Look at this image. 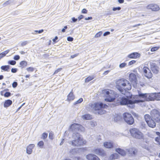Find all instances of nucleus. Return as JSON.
<instances>
[{
  "mask_svg": "<svg viewBox=\"0 0 160 160\" xmlns=\"http://www.w3.org/2000/svg\"><path fill=\"white\" fill-rule=\"evenodd\" d=\"M136 62V61L134 60H132L130 62H129L128 63V65L130 66L131 65L134 63H135Z\"/></svg>",
  "mask_w": 160,
  "mask_h": 160,
  "instance_id": "48",
  "label": "nucleus"
},
{
  "mask_svg": "<svg viewBox=\"0 0 160 160\" xmlns=\"http://www.w3.org/2000/svg\"><path fill=\"white\" fill-rule=\"evenodd\" d=\"M121 8L120 7H113L112 8L113 11H119L121 9Z\"/></svg>",
  "mask_w": 160,
  "mask_h": 160,
  "instance_id": "42",
  "label": "nucleus"
},
{
  "mask_svg": "<svg viewBox=\"0 0 160 160\" xmlns=\"http://www.w3.org/2000/svg\"><path fill=\"white\" fill-rule=\"evenodd\" d=\"M12 87L13 88H15L17 87V86L18 85V82H14L12 83Z\"/></svg>",
  "mask_w": 160,
  "mask_h": 160,
  "instance_id": "43",
  "label": "nucleus"
},
{
  "mask_svg": "<svg viewBox=\"0 0 160 160\" xmlns=\"http://www.w3.org/2000/svg\"><path fill=\"white\" fill-rule=\"evenodd\" d=\"M28 72H32L34 70V68L33 67H29L26 69Z\"/></svg>",
  "mask_w": 160,
  "mask_h": 160,
  "instance_id": "41",
  "label": "nucleus"
},
{
  "mask_svg": "<svg viewBox=\"0 0 160 160\" xmlns=\"http://www.w3.org/2000/svg\"><path fill=\"white\" fill-rule=\"evenodd\" d=\"M67 40L68 41L72 42L73 40V38L72 37L69 36L67 37Z\"/></svg>",
  "mask_w": 160,
  "mask_h": 160,
  "instance_id": "47",
  "label": "nucleus"
},
{
  "mask_svg": "<svg viewBox=\"0 0 160 160\" xmlns=\"http://www.w3.org/2000/svg\"><path fill=\"white\" fill-rule=\"evenodd\" d=\"M141 146L143 148L146 149L148 148V147L146 144L143 143H141Z\"/></svg>",
  "mask_w": 160,
  "mask_h": 160,
  "instance_id": "52",
  "label": "nucleus"
},
{
  "mask_svg": "<svg viewBox=\"0 0 160 160\" xmlns=\"http://www.w3.org/2000/svg\"><path fill=\"white\" fill-rule=\"evenodd\" d=\"M87 12H88V10L85 8L83 9L81 11L82 13H83V14L87 13Z\"/></svg>",
  "mask_w": 160,
  "mask_h": 160,
  "instance_id": "51",
  "label": "nucleus"
},
{
  "mask_svg": "<svg viewBox=\"0 0 160 160\" xmlns=\"http://www.w3.org/2000/svg\"><path fill=\"white\" fill-rule=\"evenodd\" d=\"M126 87H127L126 88L125 87V88H123L124 89L126 90H131L132 88L131 85L128 81V83H127Z\"/></svg>",
  "mask_w": 160,
  "mask_h": 160,
  "instance_id": "30",
  "label": "nucleus"
},
{
  "mask_svg": "<svg viewBox=\"0 0 160 160\" xmlns=\"http://www.w3.org/2000/svg\"><path fill=\"white\" fill-rule=\"evenodd\" d=\"M88 160H100L98 156L93 154H89L86 156Z\"/></svg>",
  "mask_w": 160,
  "mask_h": 160,
  "instance_id": "16",
  "label": "nucleus"
},
{
  "mask_svg": "<svg viewBox=\"0 0 160 160\" xmlns=\"http://www.w3.org/2000/svg\"><path fill=\"white\" fill-rule=\"evenodd\" d=\"M84 128L81 125L77 123H74L70 125L69 131L73 132L72 138L73 140L69 141V143L73 146L79 147L85 144L81 135L77 131H83Z\"/></svg>",
  "mask_w": 160,
  "mask_h": 160,
  "instance_id": "1",
  "label": "nucleus"
},
{
  "mask_svg": "<svg viewBox=\"0 0 160 160\" xmlns=\"http://www.w3.org/2000/svg\"><path fill=\"white\" fill-rule=\"evenodd\" d=\"M122 120V118L121 115L119 114H116L114 118V120L115 122H118Z\"/></svg>",
  "mask_w": 160,
  "mask_h": 160,
  "instance_id": "23",
  "label": "nucleus"
},
{
  "mask_svg": "<svg viewBox=\"0 0 160 160\" xmlns=\"http://www.w3.org/2000/svg\"><path fill=\"white\" fill-rule=\"evenodd\" d=\"M48 133L47 132H43L41 135V138L42 139L45 140L48 137Z\"/></svg>",
  "mask_w": 160,
  "mask_h": 160,
  "instance_id": "32",
  "label": "nucleus"
},
{
  "mask_svg": "<svg viewBox=\"0 0 160 160\" xmlns=\"http://www.w3.org/2000/svg\"><path fill=\"white\" fill-rule=\"evenodd\" d=\"M83 119L85 120H90L92 119V116L89 114H84L82 116Z\"/></svg>",
  "mask_w": 160,
  "mask_h": 160,
  "instance_id": "29",
  "label": "nucleus"
},
{
  "mask_svg": "<svg viewBox=\"0 0 160 160\" xmlns=\"http://www.w3.org/2000/svg\"><path fill=\"white\" fill-rule=\"evenodd\" d=\"M28 42L27 41H25L24 42H23L21 43V46L22 47L28 44Z\"/></svg>",
  "mask_w": 160,
  "mask_h": 160,
  "instance_id": "53",
  "label": "nucleus"
},
{
  "mask_svg": "<svg viewBox=\"0 0 160 160\" xmlns=\"http://www.w3.org/2000/svg\"><path fill=\"white\" fill-rule=\"evenodd\" d=\"M115 151L122 156H124L126 155V152L125 151L121 148H116Z\"/></svg>",
  "mask_w": 160,
  "mask_h": 160,
  "instance_id": "19",
  "label": "nucleus"
},
{
  "mask_svg": "<svg viewBox=\"0 0 160 160\" xmlns=\"http://www.w3.org/2000/svg\"><path fill=\"white\" fill-rule=\"evenodd\" d=\"M68 28V26H65L63 28L62 30V32H64L66 31V29Z\"/></svg>",
  "mask_w": 160,
  "mask_h": 160,
  "instance_id": "56",
  "label": "nucleus"
},
{
  "mask_svg": "<svg viewBox=\"0 0 160 160\" xmlns=\"http://www.w3.org/2000/svg\"><path fill=\"white\" fill-rule=\"evenodd\" d=\"M144 118L149 127L154 128L156 126V123L160 121V112L158 110L153 109L151 111L150 115L148 114L144 115Z\"/></svg>",
  "mask_w": 160,
  "mask_h": 160,
  "instance_id": "2",
  "label": "nucleus"
},
{
  "mask_svg": "<svg viewBox=\"0 0 160 160\" xmlns=\"http://www.w3.org/2000/svg\"><path fill=\"white\" fill-rule=\"evenodd\" d=\"M114 97L113 98L110 97L108 98H106L105 100L108 102H116L117 105H125L127 104L128 98L122 96L121 94H119L115 92H113Z\"/></svg>",
  "mask_w": 160,
  "mask_h": 160,
  "instance_id": "3",
  "label": "nucleus"
},
{
  "mask_svg": "<svg viewBox=\"0 0 160 160\" xmlns=\"http://www.w3.org/2000/svg\"><path fill=\"white\" fill-rule=\"evenodd\" d=\"M150 68L154 74H157L158 73L159 67L155 63H150Z\"/></svg>",
  "mask_w": 160,
  "mask_h": 160,
  "instance_id": "11",
  "label": "nucleus"
},
{
  "mask_svg": "<svg viewBox=\"0 0 160 160\" xmlns=\"http://www.w3.org/2000/svg\"><path fill=\"white\" fill-rule=\"evenodd\" d=\"M44 30L43 29H41L39 30H36L34 31L36 32H38V33H41L43 32Z\"/></svg>",
  "mask_w": 160,
  "mask_h": 160,
  "instance_id": "55",
  "label": "nucleus"
},
{
  "mask_svg": "<svg viewBox=\"0 0 160 160\" xmlns=\"http://www.w3.org/2000/svg\"><path fill=\"white\" fill-rule=\"evenodd\" d=\"M92 18V17H88V18H85V20H91Z\"/></svg>",
  "mask_w": 160,
  "mask_h": 160,
  "instance_id": "62",
  "label": "nucleus"
},
{
  "mask_svg": "<svg viewBox=\"0 0 160 160\" xmlns=\"http://www.w3.org/2000/svg\"><path fill=\"white\" fill-rule=\"evenodd\" d=\"M143 72L144 75L148 78H151L152 76V74L151 70L147 67L144 66L143 69Z\"/></svg>",
  "mask_w": 160,
  "mask_h": 160,
  "instance_id": "9",
  "label": "nucleus"
},
{
  "mask_svg": "<svg viewBox=\"0 0 160 160\" xmlns=\"http://www.w3.org/2000/svg\"><path fill=\"white\" fill-rule=\"evenodd\" d=\"M155 141L158 142L159 144V142H160V138L159 137H157L155 139Z\"/></svg>",
  "mask_w": 160,
  "mask_h": 160,
  "instance_id": "57",
  "label": "nucleus"
},
{
  "mask_svg": "<svg viewBox=\"0 0 160 160\" xmlns=\"http://www.w3.org/2000/svg\"><path fill=\"white\" fill-rule=\"evenodd\" d=\"M18 71V69L16 68H12L11 69V71L12 73H16Z\"/></svg>",
  "mask_w": 160,
  "mask_h": 160,
  "instance_id": "46",
  "label": "nucleus"
},
{
  "mask_svg": "<svg viewBox=\"0 0 160 160\" xmlns=\"http://www.w3.org/2000/svg\"><path fill=\"white\" fill-rule=\"evenodd\" d=\"M35 145L34 144H30L26 148V152L28 154L32 153V149L34 148Z\"/></svg>",
  "mask_w": 160,
  "mask_h": 160,
  "instance_id": "17",
  "label": "nucleus"
},
{
  "mask_svg": "<svg viewBox=\"0 0 160 160\" xmlns=\"http://www.w3.org/2000/svg\"><path fill=\"white\" fill-rule=\"evenodd\" d=\"M13 0H8L4 3L3 4V5L4 7H6L9 5H12V3H13Z\"/></svg>",
  "mask_w": 160,
  "mask_h": 160,
  "instance_id": "27",
  "label": "nucleus"
},
{
  "mask_svg": "<svg viewBox=\"0 0 160 160\" xmlns=\"http://www.w3.org/2000/svg\"><path fill=\"white\" fill-rule=\"evenodd\" d=\"M126 65L127 64L125 62L121 63L119 65V67L121 68H123L125 67Z\"/></svg>",
  "mask_w": 160,
  "mask_h": 160,
  "instance_id": "45",
  "label": "nucleus"
},
{
  "mask_svg": "<svg viewBox=\"0 0 160 160\" xmlns=\"http://www.w3.org/2000/svg\"><path fill=\"white\" fill-rule=\"evenodd\" d=\"M104 146L106 148H113L114 145L111 142H105L103 143Z\"/></svg>",
  "mask_w": 160,
  "mask_h": 160,
  "instance_id": "21",
  "label": "nucleus"
},
{
  "mask_svg": "<svg viewBox=\"0 0 160 160\" xmlns=\"http://www.w3.org/2000/svg\"><path fill=\"white\" fill-rule=\"evenodd\" d=\"M93 152L98 155H102L104 154V150L101 148H97L94 149L93 151Z\"/></svg>",
  "mask_w": 160,
  "mask_h": 160,
  "instance_id": "15",
  "label": "nucleus"
},
{
  "mask_svg": "<svg viewBox=\"0 0 160 160\" xmlns=\"http://www.w3.org/2000/svg\"><path fill=\"white\" fill-rule=\"evenodd\" d=\"M75 98V96L73 95L72 90L70 92L67 96V100L68 101L73 100Z\"/></svg>",
  "mask_w": 160,
  "mask_h": 160,
  "instance_id": "22",
  "label": "nucleus"
},
{
  "mask_svg": "<svg viewBox=\"0 0 160 160\" xmlns=\"http://www.w3.org/2000/svg\"><path fill=\"white\" fill-rule=\"evenodd\" d=\"M62 68H60L57 69L55 71L54 74H56L58 72L62 70Z\"/></svg>",
  "mask_w": 160,
  "mask_h": 160,
  "instance_id": "49",
  "label": "nucleus"
},
{
  "mask_svg": "<svg viewBox=\"0 0 160 160\" xmlns=\"http://www.w3.org/2000/svg\"><path fill=\"white\" fill-rule=\"evenodd\" d=\"M74 160H83L80 157H76L74 158Z\"/></svg>",
  "mask_w": 160,
  "mask_h": 160,
  "instance_id": "59",
  "label": "nucleus"
},
{
  "mask_svg": "<svg viewBox=\"0 0 160 160\" xmlns=\"http://www.w3.org/2000/svg\"><path fill=\"white\" fill-rule=\"evenodd\" d=\"M84 17V16L82 15H81L78 18V19L79 21H80L81 19L83 18Z\"/></svg>",
  "mask_w": 160,
  "mask_h": 160,
  "instance_id": "60",
  "label": "nucleus"
},
{
  "mask_svg": "<svg viewBox=\"0 0 160 160\" xmlns=\"http://www.w3.org/2000/svg\"><path fill=\"white\" fill-rule=\"evenodd\" d=\"M78 55V54H76L74 55H71V58H75V57L77 56Z\"/></svg>",
  "mask_w": 160,
  "mask_h": 160,
  "instance_id": "61",
  "label": "nucleus"
},
{
  "mask_svg": "<svg viewBox=\"0 0 160 160\" xmlns=\"http://www.w3.org/2000/svg\"><path fill=\"white\" fill-rule=\"evenodd\" d=\"M58 37L56 36L54 38L52 39V41L54 43H55L57 42H58V41H57V40H58Z\"/></svg>",
  "mask_w": 160,
  "mask_h": 160,
  "instance_id": "54",
  "label": "nucleus"
},
{
  "mask_svg": "<svg viewBox=\"0 0 160 160\" xmlns=\"http://www.w3.org/2000/svg\"><path fill=\"white\" fill-rule=\"evenodd\" d=\"M159 48V47H154L151 48L150 51L152 52H154L158 50Z\"/></svg>",
  "mask_w": 160,
  "mask_h": 160,
  "instance_id": "38",
  "label": "nucleus"
},
{
  "mask_svg": "<svg viewBox=\"0 0 160 160\" xmlns=\"http://www.w3.org/2000/svg\"><path fill=\"white\" fill-rule=\"evenodd\" d=\"M9 51L10 50H7L1 53H0V60L5 56L9 52Z\"/></svg>",
  "mask_w": 160,
  "mask_h": 160,
  "instance_id": "26",
  "label": "nucleus"
},
{
  "mask_svg": "<svg viewBox=\"0 0 160 160\" xmlns=\"http://www.w3.org/2000/svg\"><path fill=\"white\" fill-rule=\"evenodd\" d=\"M109 72V70L106 71H105L103 73V74L104 75H106L107 74H108Z\"/></svg>",
  "mask_w": 160,
  "mask_h": 160,
  "instance_id": "64",
  "label": "nucleus"
},
{
  "mask_svg": "<svg viewBox=\"0 0 160 160\" xmlns=\"http://www.w3.org/2000/svg\"><path fill=\"white\" fill-rule=\"evenodd\" d=\"M11 95V92H6L4 94V97L8 98Z\"/></svg>",
  "mask_w": 160,
  "mask_h": 160,
  "instance_id": "37",
  "label": "nucleus"
},
{
  "mask_svg": "<svg viewBox=\"0 0 160 160\" xmlns=\"http://www.w3.org/2000/svg\"><path fill=\"white\" fill-rule=\"evenodd\" d=\"M83 101V99L82 98H79L78 100L74 102L73 105H76L78 104L81 103Z\"/></svg>",
  "mask_w": 160,
  "mask_h": 160,
  "instance_id": "34",
  "label": "nucleus"
},
{
  "mask_svg": "<svg viewBox=\"0 0 160 160\" xmlns=\"http://www.w3.org/2000/svg\"><path fill=\"white\" fill-rule=\"evenodd\" d=\"M147 8L154 11H158L160 9L159 6L157 4H150L147 6Z\"/></svg>",
  "mask_w": 160,
  "mask_h": 160,
  "instance_id": "13",
  "label": "nucleus"
},
{
  "mask_svg": "<svg viewBox=\"0 0 160 160\" xmlns=\"http://www.w3.org/2000/svg\"><path fill=\"white\" fill-rule=\"evenodd\" d=\"M16 63V61L13 60H9L8 62V64L12 65H15Z\"/></svg>",
  "mask_w": 160,
  "mask_h": 160,
  "instance_id": "35",
  "label": "nucleus"
},
{
  "mask_svg": "<svg viewBox=\"0 0 160 160\" xmlns=\"http://www.w3.org/2000/svg\"><path fill=\"white\" fill-rule=\"evenodd\" d=\"M110 33V32L109 31H107L105 32L103 34V36H106L107 35H109Z\"/></svg>",
  "mask_w": 160,
  "mask_h": 160,
  "instance_id": "58",
  "label": "nucleus"
},
{
  "mask_svg": "<svg viewBox=\"0 0 160 160\" xmlns=\"http://www.w3.org/2000/svg\"><path fill=\"white\" fill-rule=\"evenodd\" d=\"M102 34V31H99L95 35V37L96 38H98L100 37Z\"/></svg>",
  "mask_w": 160,
  "mask_h": 160,
  "instance_id": "39",
  "label": "nucleus"
},
{
  "mask_svg": "<svg viewBox=\"0 0 160 160\" xmlns=\"http://www.w3.org/2000/svg\"><path fill=\"white\" fill-rule=\"evenodd\" d=\"M119 155L117 153H113L110 156V158L112 160L117 159L119 157Z\"/></svg>",
  "mask_w": 160,
  "mask_h": 160,
  "instance_id": "28",
  "label": "nucleus"
},
{
  "mask_svg": "<svg viewBox=\"0 0 160 160\" xmlns=\"http://www.w3.org/2000/svg\"><path fill=\"white\" fill-rule=\"evenodd\" d=\"M108 106L106 104H104L102 102H97L94 103L93 108L95 111H98V114L102 115L104 114L106 111L103 109L106 108Z\"/></svg>",
  "mask_w": 160,
  "mask_h": 160,
  "instance_id": "4",
  "label": "nucleus"
},
{
  "mask_svg": "<svg viewBox=\"0 0 160 160\" xmlns=\"http://www.w3.org/2000/svg\"><path fill=\"white\" fill-rule=\"evenodd\" d=\"M131 135L136 139H142L143 138L142 133L138 129L132 128L129 130Z\"/></svg>",
  "mask_w": 160,
  "mask_h": 160,
  "instance_id": "6",
  "label": "nucleus"
},
{
  "mask_svg": "<svg viewBox=\"0 0 160 160\" xmlns=\"http://www.w3.org/2000/svg\"><path fill=\"white\" fill-rule=\"evenodd\" d=\"M147 96V93H141L140 92L138 91V95H136L137 97H138L140 98H142L143 99H140V100H144V102L146 101V99Z\"/></svg>",
  "mask_w": 160,
  "mask_h": 160,
  "instance_id": "18",
  "label": "nucleus"
},
{
  "mask_svg": "<svg viewBox=\"0 0 160 160\" xmlns=\"http://www.w3.org/2000/svg\"><path fill=\"white\" fill-rule=\"evenodd\" d=\"M94 78L93 76H89L87 77L85 80V82H88L92 80Z\"/></svg>",
  "mask_w": 160,
  "mask_h": 160,
  "instance_id": "31",
  "label": "nucleus"
},
{
  "mask_svg": "<svg viewBox=\"0 0 160 160\" xmlns=\"http://www.w3.org/2000/svg\"><path fill=\"white\" fill-rule=\"evenodd\" d=\"M158 98H157V100H160V92H158Z\"/></svg>",
  "mask_w": 160,
  "mask_h": 160,
  "instance_id": "63",
  "label": "nucleus"
},
{
  "mask_svg": "<svg viewBox=\"0 0 160 160\" xmlns=\"http://www.w3.org/2000/svg\"><path fill=\"white\" fill-rule=\"evenodd\" d=\"M158 98V93H147V96L146 101H152L155 99L157 100V98Z\"/></svg>",
  "mask_w": 160,
  "mask_h": 160,
  "instance_id": "10",
  "label": "nucleus"
},
{
  "mask_svg": "<svg viewBox=\"0 0 160 160\" xmlns=\"http://www.w3.org/2000/svg\"><path fill=\"white\" fill-rule=\"evenodd\" d=\"M128 81L124 78L118 79L116 82V87L117 89L122 93L123 92V89L126 86L127 83H128Z\"/></svg>",
  "mask_w": 160,
  "mask_h": 160,
  "instance_id": "5",
  "label": "nucleus"
},
{
  "mask_svg": "<svg viewBox=\"0 0 160 160\" xmlns=\"http://www.w3.org/2000/svg\"><path fill=\"white\" fill-rule=\"evenodd\" d=\"M123 119L128 124L131 125L134 123V118L131 114L125 112L123 114Z\"/></svg>",
  "mask_w": 160,
  "mask_h": 160,
  "instance_id": "7",
  "label": "nucleus"
},
{
  "mask_svg": "<svg viewBox=\"0 0 160 160\" xmlns=\"http://www.w3.org/2000/svg\"><path fill=\"white\" fill-rule=\"evenodd\" d=\"M72 21L71 22H76L78 20L77 18H75V17H72Z\"/></svg>",
  "mask_w": 160,
  "mask_h": 160,
  "instance_id": "50",
  "label": "nucleus"
},
{
  "mask_svg": "<svg viewBox=\"0 0 160 160\" xmlns=\"http://www.w3.org/2000/svg\"><path fill=\"white\" fill-rule=\"evenodd\" d=\"M140 54L138 52H133L129 54L128 56V57L130 58H137L140 57Z\"/></svg>",
  "mask_w": 160,
  "mask_h": 160,
  "instance_id": "14",
  "label": "nucleus"
},
{
  "mask_svg": "<svg viewBox=\"0 0 160 160\" xmlns=\"http://www.w3.org/2000/svg\"><path fill=\"white\" fill-rule=\"evenodd\" d=\"M49 138L51 140H52L54 138L53 134L52 132H50L49 134Z\"/></svg>",
  "mask_w": 160,
  "mask_h": 160,
  "instance_id": "40",
  "label": "nucleus"
},
{
  "mask_svg": "<svg viewBox=\"0 0 160 160\" xmlns=\"http://www.w3.org/2000/svg\"><path fill=\"white\" fill-rule=\"evenodd\" d=\"M27 62L25 61H22L20 62L19 63V67L21 68H25L27 65Z\"/></svg>",
  "mask_w": 160,
  "mask_h": 160,
  "instance_id": "25",
  "label": "nucleus"
},
{
  "mask_svg": "<svg viewBox=\"0 0 160 160\" xmlns=\"http://www.w3.org/2000/svg\"><path fill=\"white\" fill-rule=\"evenodd\" d=\"M44 144V142L42 141H40L38 142L37 145L40 148H43Z\"/></svg>",
  "mask_w": 160,
  "mask_h": 160,
  "instance_id": "33",
  "label": "nucleus"
},
{
  "mask_svg": "<svg viewBox=\"0 0 160 160\" xmlns=\"http://www.w3.org/2000/svg\"><path fill=\"white\" fill-rule=\"evenodd\" d=\"M146 126V124L145 122H141V128L142 129L145 128Z\"/></svg>",
  "mask_w": 160,
  "mask_h": 160,
  "instance_id": "36",
  "label": "nucleus"
},
{
  "mask_svg": "<svg viewBox=\"0 0 160 160\" xmlns=\"http://www.w3.org/2000/svg\"><path fill=\"white\" fill-rule=\"evenodd\" d=\"M144 102V100L140 99L134 100L132 99L128 98L127 105L131 108H133L135 106V103H139L140 102Z\"/></svg>",
  "mask_w": 160,
  "mask_h": 160,
  "instance_id": "8",
  "label": "nucleus"
},
{
  "mask_svg": "<svg viewBox=\"0 0 160 160\" xmlns=\"http://www.w3.org/2000/svg\"><path fill=\"white\" fill-rule=\"evenodd\" d=\"M12 103V101L10 99L5 100L3 103V106L4 108H7L10 106Z\"/></svg>",
  "mask_w": 160,
  "mask_h": 160,
  "instance_id": "20",
  "label": "nucleus"
},
{
  "mask_svg": "<svg viewBox=\"0 0 160 160\" xmlns=\"http://www.w3.org/2000/svg\"><path fill=\"white\" fill-rule=\"evenodd\" d=\"M10 66L9 65H3L1 67V69L5 71L8 72L9 71Z\"/></svg>",
  "mask_w": 160,
  "mask_h": 160,
  "instance_id": "24",
  "label": "nucleus"
},
{
  "mask_svg": "<svg viewBox=\"0 0 160 160\" xmlns=\"http://www.w3.org/2000/svg\"><path fill=\"white\" fill-rule=\"evenodd\" d=\"M13 58L15 60L17 61L19 59L20 57L19 55H15L14 56Z\"/></svg>",
  "mask_w": 160,
  "mask_h": 160,
  "instance_id": "44",
  "label": "nucleus"
},
{
  "mask_svg": "<svg viewBox=\"0 0 160 160\" xmlns=\"http://www.w3.org/2000/svg\"><path fill=\"white\" fill-rule=\"evenodd\" d=\"M129 79L132 84H137V80L136 76L135 74L130 73L129 75Z\"/></svg>",
  "mask_w": 160,
  "mask_h": 160,
  "instance_id": "12",
  "label": "nucleus"
}]
</instances>
